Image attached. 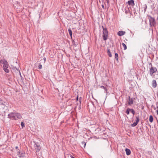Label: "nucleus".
<instances>
[{"label": "nucleus", "mask_w": 158, "mask_h": 158, "mask_svg": "<svg viewBox=\"0 0 158 158\" xmlns=\"http://www.w3.org/2000/svg\"><path fill=\"white\" fill-rule=\"evenodd\" d=\"M8 117L12 119L16 120L22 118L21 115L19 113L12 112L8 115Z\"/></svg>", "instance_id": "nucleus-1"}, {"label": "nucleus", "mask_w": 158, "mask_h": 158, "mask_svg": "<svg viewBox=\"0 0 158 158\" xmlns=\"http://www.w3.org/2000/svg\"><path fill=\"white\" fill-rule=\"evenodd\" d=\"M103 28V34L102 37L104 40H106L108 36V31L106 27H104L103 26H102Z\"/></svg>", "instance_id": "nucleus-2"}, {"label": "nucleus", "mask_w": 158, "mask_h": 158, "mask_svg": "<svg viewBox=\"0 0 158 158\" xmlns=\"http://www.w3.org/2000/svg\"><path fill=\"white\" fill-rule=\"evenodd\" d=\"M148 17V19L149 20V24L150 27H151L152 26H155L156 24V22L154 18L151 17V16H149Z\"/></svg>", "instance_id": "nucleus-3"}, {"label": "nucleus", "mask_w": 158, "mask_h": 158, "mask_svg": "<svg viewBox=\"0 0 158 158\" xmlns=\"http://www.w3.org/2000/svg\"><path fill=\"white\" fill-rule=\"evenodd\" d=\"M149 64L151 65V67L149 70V73L150 75L152 76L153 75V73L156 72L157 69L156 67H153L152 66V63H150Z\"/></svg>", "instance_id": "nucleus-4"}, {"label": "nucleus", "mask_w": 158, "mask_h": 158, "mask_svg": "<svg viewBox=\"0 0 158 158\" xmlns=\"http://www.w3.org/2000/svg\"><path fill=\"white\" fill-rule=\"evenodd\" d=\"M34 147L36 151V152H39L41 148V147L40 145L38 143H35L34 144Z\"/></svg>", "instance_id": "nucleus-5"}, {"label": "nucleus", "mask_w": 158, "mask_h": 158, "mask_svg": "<svg viewBox=\"0 0 158 158\" xmlns=\"http://www.w3.org/2000/svg\"><path fill=\"white\" fill-rule=\"evenodd\" d=\"M152 85L153 88H155L157 86V83L156 80H153L152 81Z\"/></svg>", "instance_id": "nucleus-6"}, {"label": "nucleus", "mask_w": 158, "mask_h": 158, "mask_svg": "<svg viewBox=\"0 0 158 158\" xmlns=\"http://www.w3.org/2000/svg\"><path fill=\"white\" fill-rule=\"evenodd\" d=\"M128 103L129 105H131L133 104V98H131L130 96H129V101Z\"/></svg>", "instance_id": "nucleus-7"}, {"label": "nucleus", "mask_w": 158, "mask_h": 158, "mask_svg": "<svg viewBox=\"0 0 158 158\" xmlns=\"http://www.w3.org/2000/svg\"><path fill=\"white\" fill-rule=\"evenodd\" d=\"M127 4L129 5L133 6L135 5L134 1L133 0H131L127 2Z\"/></svg>", "instance_id": "nucleus-8"}, {"label": "nucleus", "mask_w": 158, "mask_h": 158, "mask_svg": "<svg viewBox=\"0 0 158 158\" xmlns=\"http://www.w3.org/2000/svg\"><path fill=\"white\" fill-rule=\"evenodd\" d=\"M0 62L1 64H3V65H8L7 62L5 60H2L0 61Z\"/></svg>", "instance_id": "nucleus-9"}, {"label": "nucleus", "mask_w": 158, "mask_h": 158, "mask_svg": "<svg viewBox=\"0 0 158 158\" xmlns=\"http://www.w3.org/2000/svg\"><path fill=\"white\" fill-rule=\"evenodd\" d=\"M125 12L126 14H127L129 13L130 14V16H131V14L130 12V10L128 7H126L125 9Z\"/></svg>", "instance_id": "nucleus-10"}, {"label": "nucleus", "mask_w": 158, "mask_h": 158, "mask_svg": "<svg viewBox=\"0 0 158 158\" xmlns=\"http://www.w3.org/2000/svg\"><path fill=\"white\" fill-rule=\"evenodd\" d=\"M8 65H3V69L4 70V71L7 73H8L9 72V70L7 69L8 68Z\"/></svg>", "instance_id": "nucleus-11"}, {"label": "nucleus", "mask_w": 158, "mask_h": 158, "mask_svg": "<svg viewBox=\"0 0 158 158\" xmlns=\"http://www.w3.org/2000/svg\"><path fill=\"white\" fill-rule=\"evenodd\" d=\"M126 33L125 31H119L117 33V34L119 36H122L124 35Z\"/></svg>", "instance_id": "nucleus-12"}, {"label": "nucleus", "mask_w": 158, "mask_h": 158, "mask_svg": "<svg viewBox=\"0 0 158 158\" xmlns=\"http://www.w3.org/2000/svg\"><path fill=\"white\" fill-rule=\"evenodd\" d=\"M125 151L126 152V154L127 155H129L131 154L130 150L128 148H126L125 149Z\"/></svg>", "instance_id": "nucleus-13"}, {"label": "nucleus", "mask_w": 158, "mask_h": 158, "mask_svg": "<svg viewBox=\"0 0 158 158\" xmlns=\"http://www.w3.org/2000/svg\"><path fill=\"white\" fill-rule=\"evenodd\" d=\"M18 155L19 157H23L24 156V153H21L20 152H18Z\"/></svg>", "instance_id": "nucleus-14"}, {"label": "nucleus", "mask_w": 158, "mask_h": 158, "mask_svg": "<svg viewBox=\"0 0 158 158\" xmlns=\"http://www.w3.org/2000/svg\"><path fill=\"white\" fill-rule=\"evenodd\" d=\"M107 53L108 55V56L109 57H112V55H111V52L110 51V50L109 49H107Z\"/></svg>", "instance_id": "nucleus-15"}, {"label": "nucleus", "mask_w": 158, "mask_h": 158, "mask_svg": "<svg viewBox=\"0 0 158 158\" xmlns=\"http://www.w3.org/2000/svg\"><path fill=\"white\" fill-rule=\"evenodd\" d=\"M153 118L152 115H150L149 116V120L151 123H152L153 121Z\"/></svg>", "instance_id": "nucleus-16"}, {"label": "nucleus", "mask_w": 158, "mask_h": 158, "mask_svg": "<svg viewBox=\"0 0 158 158\" xmlns=\"http://www.w3.org/2000/svg\"><path fill=\"white\" fill-rule=\"evenodd\" d=\"M69 34L70 35L71 38L72 37V31L70 28H69L68 30Z\"/></svg>", "instance_id": "nucleus-17"}, {"label": "nucleus", "mask_w": 158, "mask_h": 158, "mask_svg": "<svg viewBox=\"0 0 158 158\" xmlns=\"http://www.w3.org/2000/svg\"><path fill=\"white\" fill-rule=\"evenodd\" d=\"M100 88L104 89L105 91L106 92V93H107V90L106 87L101 86H100Z\"/></svg>", "instance_id": "nucleus-18"}, {"label": "nucleus", "mask_w": 158, "mask_h": 158, "mask_svg": "<svg viewBox=\"0 0 158 158\" xmlns=\"http://www.w3.org/2000/svg\"><path fill=\"white\" fill-rule=\"evenodd\" d=\"M115 58L116 59V60L118 61V54L117 53L115 54Z\"/></svg>", "instance_id": "nucleus-19"}, {"label": "nucleus", "mask_w": 158, "mask_h": 158, "mask_svg": "<svg viewBox=\"0 0 158 158\" xmlns=\"http://www.w3.org/2000/svg\"><path fill=\"white\" fill-rule=\"evenodd\" d=\"M130 111L132 113L133 115H134L135 114V111L133 109H130Z\"/></svg>", "instance_id": "nucleus-20"}, {"label": "nucleus", "mask_w": 158, "mask_h": 158, "mask_svg": "<svg viewBox=\"0 0 158 158\" xmlns=\"http://www.w3.org/2000/svg\"><path fill=\"white\" fill-rule=\"evenodd\" d=\"M122 45L123 46V47L124 49V50H126L127 49V46L125 45V44L124 43H123L122 44Z\"/></svg>", "instance_id": "nucleus-21"}, {"label": "nucleus", "mask_w": 158, "mask_h": 158, "mask_svg": "<svg viewBox=\"0 0 158 158\" xmlns=\"http://www.w3.org/2000/svg\"><path fill=\"white\" fill-rule=\"evenodd\" d=\"M139 116H137L136 117V122L137 123H138V122L139 121Z\"/></svg>", "instance_id": "nucleus-22"}, {"label": "nucleus", "mask_w": 158, "mask_h": 158, "mask_svg": "<svg viewBox=\"0 0 158 158\" xmlns=\"http://www.w3.org/2000/svg\"><path fill=\"white\" fill-rule=\"evenodd\" d=\"M130 111V110L129 108H127V110L126 111V113L127 114H129V112Z\"/></svg>", "instance_id": "nucleus-23"}, {"label": "nucleus", "mask_w": 158, "mask_h": 158, "mask_svg": "<svg viewBox=\"0 0 158 158\" xmlns=\"http://www.w3.org/2000/svg\"><path fill=\"white\" fill-rule=\"evenodd\" d=\"M138 123L135 122L134 123H133L131 124V126L132 127H134Z\"/></svg>", "instance_id": "nucleus-24"}, {"label": "nucleus", "mask_w": 158, "mask_h": 158, "mask_svg": "<svg viewBox=\"0 0 158 158\" xmlns=\"http://www.w3.org/2000/svg\"><path fill=\"white\" fill-rule=\"evenodd\" d=\"M21 125L22 128H23L24 127H25L24 123L23 122H21Z\"/></svg>", "instance_id": "nucleus-25"}, {"label": "nucleus", "mask_w": 158, "mask_h": 158, "mask_svg": "<svg viewBox=\"0 0 158 158\" xmlns=\"http://www.w3.org/2000/svg\"><path fill=\"white\" fill-rule=\"evenodd\" d=\"M38 68L39 69H41L42 68V65L40 64H40L39 66H38Z\"/></svg>", "instance_id": "nucleus-26"}, {"label": "nucleus", "mask_w": 158, "mask_h": 158, "mask_svg": "<svg viewBox=\"0 0 158 158\" xmlns=\"http://www.w3.org/2000/svg\"><path fill=\"white\" fill-rule=\"evenodd\" d=\"M81 143H82V144L83 145H84L83 146H84V148H85V145H86V143H85V142H84V141H83V142H81Z\"/></svg>", "instance_id": "nucleus-27"}, {"label": "nucleus", "mask_w": 158, "mask_h": 158, "mask_svg": "<svg viewBox=\"0 0 158 158\" xmlns=\"http://www.w3.org/2000/svg\"><path fill=\"white\" fill-rule=\"evenodd\" d=\"M147 8V6L146 5H145L144 7V9L145 11H146Z\"/></svg>", "instance_id": "nucleus-28"}, {"label": "nucleus", "mask_w": 158, "mask_h": 158, "mask_svg": "<svg viewBox=\"0 0 158 158\" xmlns=\"http://www.w3.org/2000/svg\"><path fill=\"white\" fill-rule=\"evenodd\" d=\"M156 107L158 109V110H156V113L158 115V106H157Z\"/></svg>", "instance_id": "nucleus-29"}, {"label": "nucleus", "mask_w": 158, "mask_h": 158, "mask_svg": "<svg viewBox=\"0 0 158 158\" xmlns=\"http://www.w3.org/2000/svg\"><path fill=\"white\" fill-rule=\"evenodd\" d=\"M106 2L107 3L109 4V0H106Z\"/></svg>", "instance_id": "nucleus-30"}, {"label": "nucleus", "mask_w": 158, "mask_h": 158, "mask_svg": "<svg viewBox=\"0 0 158 158\" xmlns=\"http://www.w3.org/2000/svg\"><path fill=\"white\" fill-rule=\"evenodd\" d=\"M102 8H103V9H104V5H103V4L102 5Z\"/></svg>", "instance_id": "nucleus-31"}, {"label": "nucleus", "mask_w": 158, "mask_h": 158, "mask_svg": "<svg viewBox=\"0 0 158 158\" xmlns=\"http://www.w3.org/2000/svg\"><path fill=\"white\" fill-rule=\"evenodd\" d=\"M15 148L16 149H18V147L17 146H16L15 147Z\"/></svg>", "instance_id": "nucleus-32"}, {"label": "nucleus", "mask_w": 158, "mask_h": 158, "mask_svg": "<svg viewBox=\"0 0 158 158\" xmlns=\"http://www.w3.org/2000/svg\"><path fill=\"white\" fill-rule=\"evenodd\" d=\"M78 96H77V98H76V100L77 101H78Z\"/></svg>", "instance_id": "nucleus-33"}, {"label": "nucleus", "mask_w": 158, "mask_h": 158, "mask_svg": "<svg viewBox=\"0 0 158 158\" xmlns=\"http://www.w3.org/2000/svg\"><path fill=\"white\" fill-rule=\"evenodd\" d=\"M154 110H156V108H155V107H154Z\"/></svg>", "instance_id": "nucleus-34"}, {"label": "nucleus", "mask_w": 158, "mask_h": 158, "mask_svg": "<svg viewBox=\"0 0 158 158\" xmlns=\"http://www.w3.org/2000/svg\"><path fill=\"white\" fill-rule=\"evenodd\" d=\"M44 60H45V58H44Z\"/></svg>", "instance_id": "nucleus-35"}]
</instances>
